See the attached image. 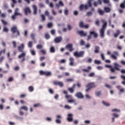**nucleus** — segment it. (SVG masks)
Here are the masks:
<instances>
[{
  "label": "nucleus",
  "instance_id": "obj_1",
  "mask_svg": "<svg viewBox=\"0 0 125 125\" xmlns=\"http://www.w3.org/2000/svg\"><path fill=\"white\" fill-rule=\"evenodd\" d=\"M91 1L92 0H88L87 2V4H81L79 7V10L80 11H82L83 9L85 10H87L89 7H92V4H91Z\"/></svg>",
  "mask_w": 125,
  "mask_h": 125
},
{
  "label": "nucleus",
  "instance_id": "obj_2",
  "mask_svg": "<svg viewBox=\"0 0 125 125\" xmlns=\"http://www.w3.org/2000/svg\"><path fill=\"white\" fill-rule=\"evenodd\" d=\"M114 67H112V68L111 69V73H115L116 71H120V68L122 67V66L120 65L116 62L114 63Z\"/></svg>",
  "mask_w": 125,
  "mask_h": 125
},
{
  "label": "nucleus",
  "instance_id": "obj_3",
  "mask_svg": "<svg viewBox=\"0 0 125 125\" xmlns=\"http://www.w3.org/2000/svg\"><path fill=\"white\" fill-rule=\"evenodd\" d=\"M11 31L13 34L17 33V37H20V32H19V30L17 29V27L13 26L11 28Z\"/></svg>",
  "mask_w": 125,
  "mask_h": 125
},
{
  "label": "nucleus",
  "instance_id": "obj_4",
  "mask_svg": "<svg viewBox=\"0 0 125 125\" xmlns=\"http://www.w3.org/2000/svg\"><path fill=\"white\" fill-rule=\"evenodd\" d=\"M73 55L78 58L80 57H83V56L84 55V51H81L80 52H75Z\"/></svg>",
  "mask_w": 125,
  "mask_h": 125
},
{
  "label": "nucleus",
  "instance_id": "obj_5",
  "mask_svg": "<svg viewBox=\"0 0 125 125\" xmlns=\"http://www.w3.org/2000/svg\"><path fill=\"white\" fill-rule=\"evenodd\" d=\"M25 57H26V52H22V53H21L20 55L18 56L19 59H21V58H22L21 60L20 61L21 63H23V62L25 61Z\"/></svg>",
  "mask_w": 125,
  "mask_h": 125
},
{
  "label": "nucleus",
  "instance_id": "obj_6",
  "mask_svg": "<svg viewBox=\"0 0 125 125\" xmlns=\"http://www.w3.org/2000/svg\"><path fill=\"white\" fill-rule=\"evenodd\" d=\"M53 84L54 85H58L60 87H63L64 86V83H63V82L58 81H54L53 82Z\"/></svg>",
  "mask_w": 125,
  "mask_h": 125
},
{
  "label": "nucleus",
  "instance_id": "obj_7",
  "mask_svg": "<svg viewBox=\"0 0 125 125\" xmlns=\"http://www.w3.org/2000/svg\"><path fill=\"white\" fill-rule=\"evenodd\" d=\"M80 28H84L85 29H88L89 28V25L88 24H86L84 25V23L83 21H81L79 23Z\"/></svg>",
  "mask_w": 125,
  "mask_h": 125
},
{
  "label": "nucleus",
  "instance_id": "obj_8",
  "mask_svg": "<svg viewBox=\"0 0 125 125\" xmlns=\"http://www.w3.org/2000/svg\"><path fill=\"white\" fill-rule=\"evenodd\" d=\"M75 96L76 97H77V98H79V99H83L84 98L83 95V93H82V92H77L75 95Z\"/></svg>",
  "mask_w": 125,
  "mask_h": 125
},
{
  "label": "nucleus",
  "instance_id": "obj_9",
  "mask_svg": "<svg viewBox=\"0 0 125 125\" xmlns=\"http://www.w3.org/2000/svg\"><path fill=\"white\" fill-rule=\"evenodd\" d=\"M24 48H25V45L24 43H21L18 47V50H19V52H24Z\"/></svg>",
  "mask_w": 125,
  "mask_h": 125
},
{
  "label": "nucleus",
  "instance_id": "obj_10",
  "mask_svg": "<svg viewBox=\"0 0 125 125\" xmlns=\"http://www.w3.org/2000/svg\"><path fill=\"white\" fill-rule=\"evenodd\" d=\"M23 11L25 14V15H28V14H31L32 11H31V9H30V7H25Z\"/></svg>",
  "mask_w": 125,
  "mask_h": 125
},
{
  "label": "nucleus",
  "instance_id": "obj_11",
  "mask_svg": "<svg viewBox=\"0 0 125 125\" xmlns=\"http://www.w3.org/2000/svg\"><path fill=\"white\" fill-rule=\"evenodd\" d=\"M114 54H112L110 56V57L114 59V60H117V56H119V52L118 51H114L113 52Z\"/></svg>",
  "mask_w": 125,
  "mask_h": 125
},
{
  "label": "nucleus",
  "instance_id": "obj_12",
  "mask_svg": "<svg viewBox=\"0 0 125 125\" xmlns=\"http://www.w3.org/2000/svg\"><path fill=\"white\" fill-rule=\"evenodd\" d=\"M66 48H67V49H69V51H70V52H72V51L74 50L73 44H68L66 45Z\"/></svg>",
  "mask_w": 125,
  "mask_h": 125
},
{
  "label": "nucleus",
  "instance_id": "obj_13",
  "mask_svg": "<svg viewBox=\"0 0 125 125\" xmlns=\"http://www.w3.org/2000/svg\"><path fill=\"white\" fill-rule=\"evenodd\" d=\"M63 94H65V98L66 99H72V96L71 95H67L68 94V91L66 90L63 91Z\"/></svg>",
  "mask_w": 125,
  "mask_h": 125
},
{
  "label": "nucleus",
  "instance_id": "obj_14",
  "mask_svg": "<svg viewBox=\"0 0 125 125\" xmlns=\"http://www.w3.org/2000/svg\"><path fill=\"white\" fill-rule=\"evenodd\" d=\"M95 9L94 8H92L91 9V11H88L86 13V16L88 17H90V16H92V15L93 14V12H94Z\"/></svg>",
  "mask_w": 125,
  "mask_h": 125
},
{
  "label": "nucleus",
  "instance_id": "obj_15",
  "mask_svg": "<svg viewBox=\"0 0 125 125\" xmlns=\"http://www.w3.org/2000/svg\"><path fill=\"white\" fill-rule=\"evenodd\" d=\"M54 42L56 43H59L62 42V37L61 36L57 37L54 39Z\"/></svg>",
  "mask_w": 125,
  "mask_h": 125
},
{
  "label": "nucleus",
  "instance_id": "obj_16",
  "mask_svg": "<svg viewBox=\"0 0 125 125\" xmlns=\"http://www.w3.org/2000/svg\"><path fill=\"white\" fill-rule=\"evenodd\" d=\"M101 21L103 24L101 29L105 30V29H106V27H107V21H105L104 20H102Z\"/></svg>",
  "mask_w": 125,
  "mask_h": 125
},
{
  "label": "nucleus",
  "instance_id": "obj_17",
  "mask_svg": "<svg viewBox=\"0 0 125 125\" xmlns=\"http://www.w3.org/2000/svg\"><path fill=\"white\" fill-rule=\"evenodd\" d=\"M96 86L94 83H88L86 86L85 87H89V88H92V87H96Z\"/></svg>",
  "mask_w": 125,
  "mask_h": 125
},
{
  "label": "nucleus",
  "instance_id": "obj_18",
  "mask_svg": "<svg viewBox=\"0 0 125 125\" xmlns=\"http://www.w3.org/2000/svg\"><path fill=\"white\" fill-rule=\"evenodd\" d=\"M101 4H102V0H98L97 1L94 2V6L95 7Z\"/></svg>",
  "mask_w": 125,
  "mask_h": 125
},
{
  "label": "nucleus",
  "instance_id": "obj_19",
  "mask_svg": "<svg viewBox=\"0 0 125 125\" xmlns=\"http://www.w3.org/2000/svg\"><path fill=\"white\" fill-rule=\"evenodd\" d=\"M62 118V117L61 116V115H57V119L56 120V123L57 124H61V120H60V119H61Z\"/></svg>",
  "mask_w": 125,
  "mask_h": 125
},
{
  "label": "nucleus",
  "instance_id": "obj_20",
  "mask_svg": "<svg viewBox=\"0 0 125 125\" xmlns=\"http://www.w3.org/2000/svg\"><path fill=\"white\" fill-rule=\"evenodd\" d=\"M74 61H75V60L74 59V58L70 57L69 58V65L70 66H74L75 65Z\"/></svg>",
  "mask_w": 125,
  "mask_h": 125
},
{
  "label": "nucleus",
  "instance_id": "obj_21",
  "mask_svg": "<svg viewBox=\"0 0 125 125\" xmlns=\"http://www.w3.org/2000/svg\"><path fill=\"white\" fill-rule=\"evenodd\" d=\"M100 34L101 38H102V39H103V38L105 37V30L101 29L100 31Z\"/></svg>",
  "mask_w": 125,
  "mask_h": 125
},
{
  "label": "nucleus",
  "instance_id": "obj_22",
  "mask_svg": "<svg viewBox=\"0 0 125 125\" xmlns=\"http://www.w3.org/2000/svg\"><path fill=\"white\" fill-rule=\"evenodd\" d=\"M67 121L68 122H72L73 121V114L69 113L67 116Z\"/></svg>",
  "mask_w": 125,
  "mask_h": 125
},
{
  "label": "nucleus",
  "instance_id": "obj_23",
  "mask_svg": "<svg viewBox=\"0 0 125 125\" xmlns=\"http://www.w3.org/2000/svg\"><path fill=\"white\" fill-rule=\"evenodd\" d=\"M78 32L81 37H86V35H87V33H84L83 31H79Z\"/></svg>",
  "mask_w": 125,
  "mask_h": 125
},
{
  "label": "nucleus",
  "instance_id": "obj_24",
  "mask_svg": "<svg viewBox=\"0 0 125 125\" xmlns=\"http://www.w3.org/2000/svg\"><path fill=\"white\" fill-rule=\"evenodd\" d=\"M89 34L92 36H93L94 38H95V39L98 37V35L97 34V33H95V31H90Z\"/></svg>",
  "mask_w": 125,
  "mask_h": 125
},
{
  "label": "nucleus",
  "instance_id": "obj_25",
  "mask_svg": "<svg viewBox=\"0 0 125 125\" xmlns=\"http://www.w3.org/2000/svg\"><path fill=\"white\" fill-rule=\"evenodd\" d=\"M91 70V66H88L87 69H85V68L83 69L82 71L83 72H84L85 73H89V72H90Z\"/></svg>",
  "mask_w": 125,
  "mask_h": 125
},
{
  "label": "nucleus",
  "instance_id": "obj_26",
  "mask_svg": "<svg viewBox=\"0 0 125 125\" xmlns=\"http://www.w3.org/2000/svg\"><path fill=\"white\" fill-rule=\"evenodd\" d=\"M100 52V47L99 46H96L95 47V50L94 51V53H99Z\"/></svg>",
  "mask_w": 125,
  "mask_h": 125
},
{
  "label": "nucleus",
  "instance_id": "obj_27",
  "mask_svg": "<svg viewBox=\"0 0 125 125\" xmlns=\"http://www.w3.org/2000/svg\"><path fill=\"white\" fill-rule=\"evenodd\" d=\"M19 9H18V8H16L15 10L14 14H15V15H19V16H22V14L19 13Z\"/></svg>",
  "mask_w": 125,
  "mask_h": 125
},
{
  "label": "nucleus",
  "instance_id": "obj_28",
  "mask_svg": "<svg viewBox=\"0 0 125 125\" xmlns=\"http://www.w3.org/2000/svg\"><path fill=\"white\" fill-rule=\"evenodd\" d=\"M121 34V31L119 29L116 30V33L114 34V38H118L119 35Z\"/></svg>",
  "mask_w": 125,
  "mask_h": 125
},
{
  "label": "nucleus",
  "instance_id": "obj_29",
  "mask_svg": "<svg viewBox=\"0 0 125 125\" xmlns=\"http://www.w3.org/2000/svg\"><path fill=\"white\" fill-rule=\"evenodd\" d=\"M35 37H36V34L35 33H31V34L30 38L32 39V40L33 41H34V42H36Z\"/></svg>",
  "mask_w": 125,
  "mask_h": 125
},
{
  "label": "nucleus",
  "instance_id": "obj_30",
  "mask_svg": "<svg viewBox=\"0 0 125 125\" xmlns=\"http://www.w3.org/2000/svg\"><path fill=\"white\" fill-rule=\"evenodd\" d=\"M33 11H34V14L35 15H37V13L38 12V7H37V6L35 5H34L33 6Z\"/></svg>",
  "mask_w": 125,
  "mask_h": 125
},
{
  "label": "nucleus",
  "instance_id": "obj_31",
  "mask_svg": "<svg viewBox=\"0 0 125 125\" xmlns=\"http://www.w3.org/2000/svg\"><path fill=\"white\" fill-rule=\"evenodd\" d=\"M104 10L106 13H109V12H111V8L108 7H104Z\"/></svg>",
  "mask_w": 125,
  "mask_h": 125
},
{
  "label": "nucleus",
  "instance_id": "obj_32",
  "mask_svg": "<svg viewBox=\"0 0 125 125\" xmlns=\"http://www.w3.org/2000/svg\"><path fill=\"white\" fill-rule=\"evenodd\" d=\"M98 12L100 14V15H104V13H105V12L104 11H103L101 9H98Z\"/></svg>",
  "mask_w": 125,
  "mask_h": 125
},
{
  "label": "nucleus",
  "instance_id": "obj_33",
  "mask_svg": "<svg viewBox=\"0 0 125 125\" xmlns=\"http://www.w3.org/2000/svg\"><path fill=\"white\" fill-rule=\"evenodd\" d=\"M50 52H51V53H54L55 52V48L54 46H51L50 48Z\"/></svg>",
  "mask_w": 125,
  "mask_h": 125
},
{
  "label": "nucleus",
  "instance_id": "obj_34",
  "mask_svg": "<svg viewBox=\"0 0 125 125\" xmlns=\"http://www.w3.org/2000/svg\"><path fill=\"white\" fill-rule=\"evenodd\" d=\"M51 75V72L50 71H45V76H46V77H50Z\"/></svg>",
  "mask_w": 125,
  "mask_h": 125
},
{
  "label": "nucleus",
  "instance_id": "obj_35",
  "mask_svg": "<svg viewBox=\"0 0 125 125\" xmlns=\"http://www.w3.org/2000/svg\"><path fill=\"white\" fill-rule=\"evenodd\" d=\"M74 82V78H68L65 80L66 83H72Z\"/></svg>",
  "mask_w": 125,
  "mask_h": 125
},
{
  "label": "nucleus",
  "instance_id": "obj_36",
  "mask_svg": "<svg viewBox=\"0 0 125 125\" xmlns=\"http://www.w3.org/2000/svg\"><path fill=\"white\" fill-rule=\"evenodd\" d=\"M1 23L3 25V26H4L5 27V26H7L8 23L5 21V20H1Z\"/></svg>",
  "mask_w": 125,
  "mask_h": 125
},
{
  "label": "nucleus",
  "instance_id": "obj_37",
  "mask_svg": "<svg viewBox=\"0 0 125 125\" xmlns=\"http://www.w3.org/2000/svg\"><path fill=\"white\" fill-rule=\"evenodd\" d=\"M28 47H29V48H32V47H33V42L30 41L28 42Z\"/></svg>",
  "mask_w": 125,
  "mask_h": 125
},
{
  "label": "nucleus",
  "instance_id": "obj_38",
  "mask_svg": "<svg viewBox=\"0 0 125 125\" xmlns=\"http://www.w3.org/2000/svg\"><path fill=\"white\" fill-rule=\"evenodd\" d=\"M20 110H24V111H28V107L26 106H23L20 107Z\"/></svg>",
  "mask_w": 125,
  "mask_h": 125
},
{
  "label": "nucleus",
  "instance_id": "obj_39",
  "mask_svg": "<svg viewBox=\"0 0 125 125\" xmlns=\"http://www.w3.org/2000/svg\"><path fill=\"white\" fill-rule=\"evenodd\" d=\"M120 8L124 9L125 8V0L124 1L120 4Z\"/></svg>",
  "mask_w": 125,
  "mask_h": 125
},
{
  "label": "nucleus",
  "instance_id": "obj_40",
  "mask_svg": "<svg viewBox=\"0 0 125 125\" xmlns=\"http://www.w3.org/2000/svg\"><path fill=\"white\" fill-rule=\"evenodd\" d=\"M102 103L104 105V106H106V107L110 106V104L108 102H105V101H103Z\"/></svg>",
  "mask_w": 125,
  "mask_h": 125
},
{
  "label": "nucleus",
  "instance_id": "obj_41",
  "mask_svg": "<svg viewBox=\"0 0 125 125\" xmlns=\"http://www.w3.org/2000/svg\"><path fill=\"white\" fill-rule=\"evenodd\" d=\"M8 28L6 26H4L3 29V32H4L5 33H8Z\"/></svg>",
  "mask_w": 125,
  "mask_h": 125
},
{
  "label": "nucleus",
  "instance_id": "obj_42",
  "mask_svg": "<svg viewBox=\"0 0 125 125\" xmlns=\"http://www.w3.org/2000/svg\"><path fill=\"white\" fill-rule=\"evenodd\" d=\"M68 91H69V92L70 93H74V92L75 91V89H74L73 88L70 87V88H68Z\"/></svg>",
  "mask_w": 125,
  "mask_h": 125
},
{
  "label": "nucleus",
  "instance_id": "obj_43",
  "mask_svg": "<svg viewBox=\"0 0 125 125\" xmlns=\"http://www.w3.org/2000/svg\"><path fill=\"white\" fill-rule=\"evenodd\" d=\"M41 18L42 19V21L43 22H44V21H45L46 19H45V16H44V15H41Z\"/></svg>",
  "mask_w": 125,
  "mask_h": 125
},
{
  "label": "nucleus",
  "instance_id": "obj_44",
  "mask_svg": "<svg viewBox=\"0 0 125 125\" xmlns=\"http://www.w3.org/2000/svg\"><path fill=\"white\" fill-rule=\"evenodd\" d=\"M5 51H6V50L5 49L0 51V56H1L2 54H4V53H5Z\"/></svg>",
  "mask_w": 125,
  "mask_h": 125
},
{
  "label": "nucleus",
  "instance_id": "obj_45",
  "mask_svg": "<svg viewBox=\"0 0 125 125\" xmlns=\"http://www.w3.org/2000/svg\"><path fill=\"white\" fill-rule=\"evenodd\" d=\"M28 90L30 92H33V91H34V87H33L32 86H30L28 87Z\"/></svg>",
  "mask_w": 125,
  "mask_h": 125
},
{
  "label": "nucleus",
  "instance_id": "obj_46",
  "mask_svg": "<svg viewBox=\"0 0 125 125\" xmlns=\"http://www.w3.org/2000/svg\"><path fill=\"white\" fill-rule=\"evenodd\" d=\"M30 53L32 55L35 56V55H36V51L34 50H30Z\"/></svg>",
  "mask_w": 125,
  "mask_h": 125
},
{
  "label": "nucleus",
  "instance_id": "obj_47",
  "mask_svg": "<svg viewBox=\"0 0 125 125\" xmlns=\"http://www.w3.org/2000/svg\"><path fill=\"white\" fill-rule=\"evenodd\" d=\"M41 106H42L41 105V104L38 103V104H34L33 107H34V108H38V107H41Z\"/></svg>",
  "mask_w": 125,
  "mask_h": 125
},
{
  "label": "nucleus",
  "instance_id": "obj_48",
  "mask_svg": "<svg viewBox=\"0 0 125 125\" xmlns=\"http://www.w3.org/2000/svg\"><path fill=\"white\" fill-rule=\"evenodd\" d=\"M80 45H85V42L83 40H81L80 41Z\"/></svg>",
  "mask_w": 125,
  "mask_h": 125
},
{
  "label": "nucleus",
  "instance_id": "obj_49",
  "mask_svg": "<svg viewBox=\"0 0 125 125\" xmlns=\"http://www.w3.org/2000/svg\"><path fill=\"white\" fill-rule=\"evenodd\" d=\"M42 47H43V46L42 44H38L37 46V49H42Z\"/></svg>",
  "mask_w": 125,
  "mask_h": 125
},
{
  "label": "nucleus",
  "instance_id": "obj_50",
  "mask_svg": "<svg viewBox=\"0 0 125 125\" xmlns=\"http://www.w3.org/2000/svg\"><path fill=\"white\" fill-rule=\"evenodd\" d=\"M105 67H106V68H108L109 69H110V72H111V69H113V66H112L110 65L106 64V65H105Z\"/></svg>",
  "mask_w": 125,
  "mask_h": 125
},
{
  "label": "nucleus",
  "instance_id": "obj_51",
  "mask_svg": "<svg viewBox=\"0 0 125 125\" xmlns=\"http://www.w3.org/2000/svg\"><path fill=\"white\" fill-rule=\"evenodd\" d=\"M40 52L42 53V54H43L44 55H45L46 54V51L44 49H42L40 51Z\"/></svg>",
  "mask_w": 125,
  "mask_h": 125
},
{
  "label": "nucleus",
  "instance_id": "obj_52",
  "mask_svg": "<svg viewBox=\"0 0 125 125\" xmlns=\"http://www.w3.org/2000/svg\"><path fill=\"white\" fill-rule=\"evenodd\" d=\"M12 2H13V4H12V7H14V4H15V3H17V1H16V0H11Z\"/></svg>",
  "mask_w": 125,
  "mask_h": 125
},
{
  "label": "nucleus",
  "instance_id": "obj_53",
  "mask_svg": "<svg viewBox=\"0 0 125 125\" xmlns=\"http://www.w3.org/2000/svg\"><path fill=\"white\" fill-rule=\"evenodd\" d=\"M59 62L60 63V64H63L64 63H66V60L65 59H62Z\"/></svg>",
  "mask_w": 125,
  "mask_h": 125
},
{
  "label": "nucleus",
  "instance_id": "obj_54",
  "mask_svg": "<svg viewBox=\"0 0 125 125\" xmlns=\"http://www.w3.org/2000/svg\"><path fill=\"white\" fill-rule=\"evenodd\" d=\"M40 75L41 76H43V75L45 76V71H43L42 70H41L40 71Z\"/></svg>",
  "mask_w": 125,
  "mask_h": 125
},
{
  "label": "nucleus",
  "instance_id": "obj_55",
  "mask_svg": "<svg viewBox=\"0 0 125 125\" xmlns=\"http://www.w3.org/2000/svg\"><path fill=\"white\" fill-rule=\"evenodd\" d=\"M94 76H95V74L94 73V72H91L88 75V76L90 77V78L94 77Z\"/></svg>",
  "mask_w": 125,
  "mask_h": 125
},
{
  "label": "nucleus",
  "instance_id": "obj_56",
  "mask_svg": "<svg viewBox=\"0 0 125 125\" xmlns=\"http://www.w3.org/2000/svg\"><path fill=\"white\" fill-rule=\"evenodd\" d=\"M111 111L112 112H118V113H120V112H121V110L120 109H118L117 108L112 109Z\"/></svg>",
  "mask_w": 125,
  "mask_h": 125
},
{
  "label": "nucleus",
  "instance_id": "obj_57",
  "mask_svg": "<svg viewBox=\"0 0 125 125\" xmlns=\"http://www.w3.org/2000/svg\"><path fill=\"white\" fill-rule=\"evenodd\" d=\"M53 26V24L51 22H49L47 24V27L48 28H52V27Z\"/></svg>",
  "mask_w": 125,
  "mask_h": 125
},
{
  "label": "nucleus",
  "instance_id": "obj_58",
  "mask_svg": "<svg viewBox=\"0 0 125 125\" xmlns=\"http://www.w3.org/2000/svg\"><path fill=\"white\" fill-rule=\"evenodd\" d=\"M45 38L46 39V40H49V39H50V36L48 34H46L45 35Z\"/></svg>",
  "mask_w": 125,
  "mask_h": 125
},
{
  "label": "nucleus",
  "instance_id": "obj_59",
  "mask_svg": "<svg viewBox=\"0 0 125 125\" xmlns=\"http://www.w3.org/2000/svg\"><path fill=\"white\" fill-rule=\"evenodd\" d=\"M64 13L65 15H68V14H69V10H68L67 9H65L64 11Z\"/></svg>",
  "mask_w": 125,
  "mask_h": 125
},
{
  "label": "nucleus",
  "instance_id": "obj_60",
  "mask_svg": "<svg viewBox=\"0 0 125 125\" xmlns=\"http://www.w3.org/2000/svg\"><path fill=\"white\" fill-rule=\"evenodd\" d=\"M17 16V15H15V14H14L13 16H12L11 19L12 20H15L16 19V17Z\"/></svg>",
  "mask_w": 125,
  "mask_h": 125
},
{
  "label": "nucleus",
  "instance_id": "obj_61",
  "mask_svg": "<svg viewBox=\"0 0 125 125\" xmlns=\"http://www.w3.org/2000/svg\"><path fill=\"white\" fill-rule=\"evenodd\" d=\"M67 28H68L69 31H71V30H72L73 27H72V25H71V24H68Z\"/></svg>",
  "mask_w": 125,
  "mask_h": 125
},
{
  "label": "nucleus",
  "instance_id": "obj_62",
  "mask_svg": "<svg viewBox=\"0 0 125 125\" xmlns=\"http://www.w3.org/2000/svg\"><path fill=\"white\" fill-rule=\"evenodd\" d=\"M12 44L13 45V47L14 48H15L17 46V44H16V42L15 41H13L12 42Z\"/></svg>",
  "mask_w": 125,
  "mask_h": 125
},
{
  "label": "nucleus",
  "instance_id": "obj_63",
  "mask_svg": "<svg viewBox=\"0 0 125 125\" xmlns=\"http://www.w3.org/2000/svg\"><path fill=\"white\" fill-rule=\"evenodd\" d=\"M67 102L68 103H75V101L74 100H69Z\"/></svg>",
  "mask_w": 125,
  "mask_h": 125
},
{
  "label": "nucleus",
  "instance_id": "obj_64",
  "mask_svg": "<svg viewBox=\"0 0 125 125\" xmlns=\"http://www.w3.org/2000/svg\"><path fill=\"white\" fill-rule=\"evenodd\" d=\"M64 108L65 109H67L68 110H70V109H71V106H70V105H65L64 106Z\"/></svg>",
  "mask_w": 125,
  "mask_h": 125
}]
</instances>
